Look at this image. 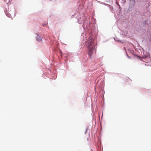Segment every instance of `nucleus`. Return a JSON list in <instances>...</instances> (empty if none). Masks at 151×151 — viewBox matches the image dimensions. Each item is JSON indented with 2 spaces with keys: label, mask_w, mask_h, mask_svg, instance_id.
<instances>
[{
  "label": "nucleus",
  "mask_w": 151,
  "mask_h": 151,
  "mask_svg": "<svg viewBox=\"0 0 151 151\" xmlns=\"http://www.w3.org/2000/svg\"><path fill=\"white\" fill-rule=\"evenodd\" d=\"M86 45L88 47V54L90 57V58H91L93 55V51H96L95 47L97 43L95 42L93 39L91 37H89L88 40L86 41Z\"/></svg>",
  "instance_id": "1"
},
{
  "label": "nucleus",
  "mask_w": 151,
  "mask_h": 151,
  "mask_svg": "<svg viewBox=\"0 0 151 151\" xmlns=\"http://www.w3.org/2000/svg\"><path fill=\"white\" fill-rule=\"evenodd\" d=\"M39 38H40V37H38L37 38V41H40L41 40V39H39Z\"/></svg>",
  "instance_id": "2"
},
{
  "label": "nucleus",
  "mask_w": 151,
  "mask_h": 151,
  "mask_svg": "<svg viewBox=\"0 0 151 151\" xmlns=\"http://www.w3.org/2000/svg\"><path fill=\"white\" fill-rule=\"evenodd\" d=\"M9 0H4V1H5L6 3H8L9 1Z\"/></svg>",
  "instance_id": "3"
},
{
  "label": "nucleus",
  "mask_w": 151,
  "mask_h": 151,
  "mask_svg": "<svg viewBox=\"0 0 151 151\" xmlns=\"http://www.w3.org/2000/svg\"><path fill=\"white\" fill-rule=\"evenodd\" d=\"M146 58V56H143V58Z\"/></svg>",
  "instance_id": "4"
},
{
  "label": "nucleus",
  "mask_w": 151,
  "mask_h": 151,
  "mask_svg": "<svg viewBox=\"0 0 151 151\" xmlns=\"http://www.w3.org/2000/svg\"><path fill=\"white\" fill-rule=\"evenodd\" d=\"M86 131H87V130L86 131V132H86Z\"/></svg>",
  "instance_id": "5"
}]
</instances>
